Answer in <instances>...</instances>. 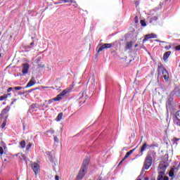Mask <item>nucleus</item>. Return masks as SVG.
Listing matches in <instances>:
<instances>
[{
  "mask_svg": "<svg viewBox=\"0 0 180 180\" xmlns=\"http://www.w3.org/2000/svg\"><path fill=\"white\" fill-rule=\"evenodd\" d=\"M153 155H154V151L150 150L148 153L142 167L140 175L138 176L136 180H141L144 178V172L146 169H149L150 167L153 165Z\"/></svg>",
  "mask_w": 180,
  "mask_h": 180,
  "instance_id": "f257e3e1",
  "label": "nucleus"
},
{
  "mask_svg": "<svg viewBox=\"0 0 180 180\" xmlns=\"http://www.w3.org/2000/svg\"><path fill=\"white\" fill-rule=\"evenodd\" d=\"M72 89L70 88H68L64 89L60 94H59L56 98H53V99L49 100L48 101H45V105H51L53 102H58L59 101H61L63 99V96H67L69 94H71Z\"/></svg>",
  "mask_w": 180,
  "mask_h": 180,
  "instance_id": "f03ea898",
  "label": "nucleus"
},
{
  "mask_svg": "<svg viewBox=\"0 0 180 180\" xmlns=\"http://www.w3.org/2000/svg\"><path fill=\"white\" fill-rule=\"evenodd\" d=\"M89 164V158H85L82 165L79 174L77 176L78 179H82V178L85 176V174H86V171H88Z\"/></svg>",
  "mask_w": 180,
  "mask_h": 180,
  "instance_id": "7ed1b4c3",
  "label": "nucleus"
},
{
  "mask_svg": "<svg viewBox=\"0 0 180 180\" xmlns=\"http://www.w3.org/2000/svg\"><path fill=\"white\" fill-rule=\"evenodd\" d=\"M168 166L165 164H160L158 167V180H162L164 176H165V171Z\"/></svg>",
  "mask_w": 180,
  "mask_h": 180,
  "instance_id": "20e7f679",
  "label": "nucleus"
},
{
  "mask_svg": "<svg viewBox=\"0 0 180 180\" xmlns=\"http://www.w3.org/2000/svg\"><path fill=\"white\" fill-rule=\"evenodd\" d=\"M113 46H115V44H104L98 49V53H101V51H103L107 49H112Z\"/></svg>",
  "mask_w": 180,
  "mask_h": 180,
  "instance_id": "39448f33",
  "label": "nucleus"
},
{
  "mask_svg": "<svg viewBox=\"0 0 180 180\" xmlns=\"http://www.w3.org/2000/svg\"><path fill=\"white\" fill-rule=\"evenodd\" d=\"M31 167L35 175H37L40 172V165L39 164L34 162L31 165Z\"/></svg>",
  "mask_w": 180,
  "mask_h": 180,
  "instance_id": "423d86ee",
  "label": "nucleus"
},
{
  "mask_svg": "<svg viewBox=\"0 0 180 180\" xmlns=\"http://www.w3.org/2000/svg\"><path fill=\"white\" fill-rule=\"evenodd\" d=\"M146 150H147V142L143 143V146L141 147L140 156L139 155H136V158H137V157H141Z\"/></svg>",
  "mask_w": 180,
  "mask_h": 180,
  "instance_id": "0eeeda50",
  "label": "nucleus"
},
{
  "mask_svg": "<svg viewBox=\"0 0 180 180\" xmlns=\"http://www.w3.org/2000/svg\"><path fill=\"white\" fill-rule=\"evenodd\" d=\"M148 39H157V34H155L154 33H151V34L146 35L145 38L143 39V43H144V41H147V40H148Z\"/></svg>",
  "mask_w": 180,
  "mask_h": 180,
  "instance_id": "6e6552de",
  "label": "nucleus"
},
{
  "mask_svg": "<svg viewBox=\"0 0 180 180\" xmlns=\"http://www.w3.org/2000/svg\"><path fill=\"white\" fill-rule=\"evenodd\" d=\"M176 120L174 121V124L180 127V110L176 112Z\"/></svg>",
  "mask_w": 180,
  "mask_h": 180,
  "instance_id": "1a4fd4ad",
  "label": "nucleus"
},
{
  "mask_svg": "<svg viewBox=\"0 0 180 180\" xmlns=\"http://www.w3.org/2000/svg\"><path fill=\"white\" fill-rule=\"evenodd\" d=\"M29 68H30V66L27 63L22 64V74H27L29 72Z\"/></svg>",
  "mask_w": 180,
  "mask_h": 180,
  "instance_id": "9d476101",
  "label": "nucleus"
},
{
  "mask_svg": "<svg viewBox=\"0 0 180 180\" xmlns=\"http://www.w3.org/2000/svg\"><path fill=\"white\" fill-rule=\"evenodd\" d=\"M41 62V56L37 58L34 61L35 64H38V66L39 67V68H44V65L40 64Z\"/></svg>",
  "mask_w": 180,
  "mask_h": 180,
  "instance_id": "9b49d317",
  "label": "nucleus"
},
{
  "mask_svg": "<svg viewBox=\"0 0 180 180\" xmlns=\"http://www.w3.org/2000/svg\"><path fill=\"white\" fill-rule=\"evenodd\" d=\"M36 84V80L34 79V77H32L30 82L27 84L25 88H30V86H33Z\"/></svg>",
  "mask_w": 180,
  "mask_h": 180,
  "instance_id": "f8f14e48",
  "label": "nucleus"
},
{
  "mask_svg": "<svg viewBox=\"0 0 180 180\" xmlns=\"http://www.w3.org/2000/svg\"><path fill=\"white\" fill-rule=\"evenodd\" d=\"M135 150H136V148H134L129 150L128 153H127L122 161H124L125 160H127V158H129V157H130V155H131Z\"/></svg>",
  "mask_w": 180,
  "mask_h": 180,
  "instance_id": "ddd939ff",
  "label": "nucleus"
},
{
  "mask_svg": "<svg viewBox=\"0 0 180 180\" xmlns=\"http://www.w3.org/2000/svg\"><path fill=\"white\" fill-rule=\"evenodd\" d=\"M162 72L163 75V78L165 79H168V78H169V76L168 75V72L167 71V70L163 69Z\"/></svg>",
  "mask_w": 180,
  "mask_h": 180,
  "instance_id": "4468645a",
  "label": "nucleus"
},
{
  "mask_svg": "<svg viewBox=\"0 0 180 180\" xmlns=\"http://www.w3.org/2000/svg\"><path fill=\"white\" fill-rule=\"evenodd\" d=\"M169 56H171V51H167L166 53H164L163 55V60H167L168 58V57H169Z\"/></svg>",
  "mask_w": 180,
  "mask_h": 180,
  "instance_id": "2eb2a0df",
  "label": "nucleus"
},
{
  "mask_svg": "<svg viewBox=\"0 0 180 180\" xmlns=\"http://www.w3.org/2000/svg\"><path fill=\"white\" fill-rule=\"evenodd\" d=\"M131 47H133V42H131V41L128 42L126 45V49L129 50V49H131Z\"/></svg>",
  "mask_w": 180,
  "mask_h": 180,
  "instance_id": "dca6fc26",
  "label": "nucleus"
},
{
  "mask_svg": "<svg viewBox=\"0 0 180 180\" xmlns=\"http://www.w3.org/2000/svg\"><path fill=\"white\" fill-rule=\"evenodd\" d=\"M20 148H25L26 147V141H21L20 143Z\"/></svg>",
  "mask_w": 180,
  "mask_h": 180,
  "instance_id": "f3484780",
  "label": "nucleus"
},
{
  "mask_svg": "<svg viewBox=\"0 0 180 180\" xmlns=\"http://www.w3.org/2000/svg\"><path fill=\"white\" fill-rule=\"evenodd\" d=\"M63 119V112H60L58 115L56 117V121L60 122Z\"/></svg>",
  "mask_w": 180,
  "mask_h": 180,
  "instance_id": "a211bd4d",
  "label": "nucleus"
},
{
  "mask_svg": "<svg viewBox=\"0 0 180 180\" xmlns=\"http://www.w3.org/2000/svg\"><path fill=\"white\" fill-rule=\"evenodd\" d=\"M62 2H64V4H68V2H70L71 4H76L75 1L74 0H60Z\"/></svg>",
  "mask_w": 180,
  "mask_h": 180,
  "instance_id": "6ab92c4d",
  "label": "nucleus"
},
{
  "mask_svg": "<svg viewBox=\"0 0 180 180\" xmlns=\"http://www.w3.org/2000/svg\"><path fill=\"white\" fill-rule=\"evenodd\" d=\"M39 108V105L38 104H32L30 109L32 110H34V109H37Z\"/></svg>",
  "mask_w": 180,
  "mask_h": 180,
  "instance_id": "aec40b11",
  "label": "nucleus"
},
{
  "mask_svg": "<svg viewBox=\"0 0 180 180\" xmlns=\"http://www.w3.org/2000/svg\"><path fill=\"white\" fill-rule=\"evenodd\" d=\"M6 98H8V95H6V94L1 96H0V101H5V99H6Z\"/></svg>",
  "mask_w": 180,
  "mask_h": 180,
  "instance_id": "412c9836",
  "label": "nucleus"
},
{
  "mask_svg": "<svg viewBox=\"0 0 180 180\" xmlns=\"http://www.w3.org/2000/svg\"><path fill=\"white\" fill-rule=\"evenodd\" d=\"M33 46H34V42H31L30 44V45H27L26 47H25V49H32V47H33Z\"/></svg>",
  "mask_w": 180,
  "mask_h": 180,
  "instance_id": "4be33fe9",
  "label": "nucleus"
},
{
  "mask_svg": "<svg viewBox=\"0 0 180 180\" xmlns=\"http://www.w3.org/2000/svg\"><path fill=\"white\" fill-rule=\"evenodd\" d=\"M15 91H20V89H25V87L22 86H15L13 88Z\"/></svg>",
  "mask_w": 180,
  "mask_h": 180,
  "instance_id": "5701e85b",
  "label": "nucleus"
},
{
  "mask_svg": "<svg viewBox=\"0 0 180 180\" xmlns=\"http://www.w3.org/2000/svg\"><path fill=\"white\" fill-rule=\"evenodd\" d=\"M169 176L172 178L174 177V169H171L170 172H169Z\"/></svg>",
  "mask_w": 180,
  "mask_h": 180,
  "instance_id": "b1692460",
  "label": "nucleus"
},
{
  "mask_svg": "<svg viewBox=\"0 0 180 180\" xmlns=\"http://www.w3.org/2000/svg\"><path fill=\"white\" fill-rule=\"evenodd\" d=\"M31 147H32V143H30L28 145H27V146H26L27 151H29L30 150Z\"/></svg>",
  "mask_w": 180,
  "mask_h": 180,
  "instance_id": "393cba45",
  "label": "nucleus"
},
{
  "mask_svg": "<svg viewBox=\"0 0 180 180\" xmlns=\"http://www.w3.org/2000/svg\"><path fill=\"white\" fill-rule=\"evenodd\" d=\"M141 26H146V21L144 20H141Z\"/></svg>",
  "mask_w": 180,
  "mask_h": 180,
  "instance_id": "a878e982",
  "label": "nucleus"
},
{
  "mask_svg": "<svg viewBox=\"0 0 180 180\" xmlns=\"http://www.w3.org/2000/svg\"><path fill=\"white\" fill-rule=\"evenodd\" d=\"M9 110V108L7 107L6 108L3 110V113H7V112Z\"/></svg>",
  "mask_w": 180,
  "mask_h": 180,
  "instance_id": "bb28decb",
  "label": "nucleus"
},
{
  "mask_svg": "<svg viewBox=\"0 0 180 180\" xmlns=\"http://www.w3.org/2000/svg\"><path fill=\"white\" fill-rule=\"evenodd\" d=\"M53 88V89H58V88H61V84H58V86H56V87H52Z\"/></svg>",
  "mask_w": 180,
  "mask_h": 180,
  "instance_id": "cd10ccee",
  "label": "nucleus"
},
{
  "mask_svg": "<svg viewBox=\"0 0 180 180\" xmlns=\"http://www.w3.org/2000/svg\"><path fill=\"white\" fill-rule=\"evenodd\" d=\"M53 139H54V141H55L56 143H57V144H58V137L54 136Z\"/></svg>",
  "mask_w": 180,
  "mask_h": 180,
  "instance_id": "c85d7f7f",
  "label": "nucleus"
},
{
  "mask_svg": "<svg viewBox=\"0 0 180 180\" xmlns=\"http://www.w3.org/2000/svg\"><path fill=\"white\" fill-rule=\"evenodd\" d=\"M134 20H135V23H139V17L135 16Z\"/></svg>",
  "mask_w": 180,
  "mask_h": 180,
  "instance_id": "c756f323",
  "label": "nucleus"
},
{
  "mask_svg": "<svg viewBox=\"0 0 180 180\" xmlns=\"http://www.w3.org/2000/svg\"><path fill=\"white\" fill-rule=\"evenodd\" d=\"M175 50H176V51H179V50H180V45L176 46V47H175Z\"/></svg>",
  "mask_w": 180,
  "mask_h": 180,
  "instance_id": "7c9ffc66",
  "label": "nucleus"
},
{
  "mask_svg": "<svg viewBox=\"0 0 180 180\" xmlns=\"http://www.w3.org/2000/svg\"><path fill=\"white\" fill-rule=\"evenodd\" d=\"M6 126V122H3L1 124V129H4Z\"/></svg>",
  "mask_w": 180,
  "mask_h": 180,
  "instance_id": "2f4dec72",
  "label": "nucleus"
},
{
  "mask_svg": "<svg viewBox=\"0 0 180 180\" xmlns=\"http://www.w3.org/2000/svg\"><path fill=\"white\" fill-rule=\"evenodd\" d=\"M0 154H4V148L2 147H0Z\"/></svg>",
  "mask_w": 180,
  "mask_h": 180,
  "instance_id": "473e14b6",
  "label": "nucleus"
},
{
  "mask_svg": "<svg viewBox=\"0 0 180 180\" xmlns=\"http://www.w3.org/2000/svg\"><path fill=\"white\" fill-rule=\"evenodd\" d=\"M153 147V145H148L146 143V148H151Z\"/></svg>",
  "mask_w": 180,
  "mask_h": 180,
  "instance_id": "72a5a7b5",
  "label": "nucleus"
},
{
  "mask_svg": "<svg viewBox=\"0 0 180 180\" xmlns=\"http://www.w3.org/2000/svg\"><path fill=\"white\" fill-rule=\"evenodd\" d=\"M21 157L22 158V160H26V156L23 154H21Z\"/></svg>",
  "mask_w": 180,
  "mask_h": 180,
  "instance_id": "f704fd0d",
  "label": "nucleus"
},
{
  "mask_svg": "<svg viewBox=\"0 0 180 180\" xmlns=\"http://www.w3.org/2000/svg\"><path fill=\"white\" fill-rule=\"evenodd\" d=\"M166 50H169L171 49V45H169L168 46H165Z\"/></svg>",
  "mask_w": 180,
  "mask_h": 180,
  "instance_id": "c9c22d12",
  "label": "nucleus"
},
{
  "mask_svg": "<svg viewBox=\"0 0 180 180\" xmlns=\"http://www.w3.org/2000/svg\"><path fill=\"white\" fill-rule=\"evenodd\" d=\"M12 89H13L12 87H9L7 90V92H11V91H12Z\"/></svg>",
  "mask_w": 180,
  "mask_h": 180,
  "instance_id": "e433bc0d",
  "label": "nucleus"
},
{
  "mask_svg": "<svg viewBox=\"0 0 180 180\" xmlns=\"http://www.w3.org/2000/svg\"><path fill=\"white\" fill-rule=\"evenodd\" d=\"M180 139L174 138V141H179Z\"/></svg>",
  "mask_w": 180,
  "mask_h": 180,
  "instance_id": "4c0bfd02",
  "label": "nucleus"
},
{
  "mask_svg": "<svg viewBox=\"0 0 180 180\" xmlns=\"http://www.w3.org/2000/svg\"><path fill=\"white\" fill-rule=\"evenodd\" d=\"M168 176H163V178H162V180H168Z\"/></svg>",
  "mask_w": 180,
  "mask_h": 180,
  "instance_id": "58836bf2",
  "label": "nucleus"
},
{
  "mask_svg": "<svg viewBox=\"0 0 180 180\" xmlns=\"http://www.w3.org/2000/svg\"><path fill=\"white\" fill-rule=\"evenodd\" d=\"M24 94H25L24 91H22V92H18V95H23Z\"/></svg>",
  "mask_w": 180,
  "mask_h": 180,
  "instance_id": "ea45409f",
  "label": "nucleus"
},
{
  "mask_svg": "<svg viewBox=\"0 0 180 180\" xmlns=\"http://www.w3.org/2000/svg\"><path fill=\"white\" fill-rule=\"evenodd\" d=\"M155 41H159L160 43H164V41H160L158 39L155 40Z\"/></svg>",
  "mask_w": 180,
  "mask_h": 180,
  "instance_id": "a19ab883",
  "label": "nucleus"
},
{
  "mask_svg": "<svg viewBox=\"0 0 180 180\" xmlns=\"http://www.w3.org/2000/svg\"><path fill=\"white\" fill-rule=\"evenodd\" d=\"M55 179H56V180H59L58 176H55Z\"/></svg>",
  "mask_w": 180,
  "mask_h": 180,
  "instance_id": "79ce46f5",
  "label": "nucleus"
},
{
  "mask_svg": "<svg viewBox=\"0 0 180 180\" xmlns=\"http://www.w3.org/2000/svg\"><path fill=\"white\" fill-rule=\"evenodd\" d=\"M123 161H124V160H123V159L120 161V162L119 163V165H122V163L123 162Z\"/></svg>",
  "mask_w": 180,
  "mask_h": 180,
  "instance_id": "37998d69",
  "label": "nucleus"
},
{
  "mask_svg": "<svg viewBox=\"0 0 180 180\" xmlns=\"http://www.w3.org/2000/svg\"><path fill=\"white\" fill-rule=\"evenodd\" d=\"M153 19H154L155 20H157V17H153Z\"/></svg>",
  "mask_w": 180,
  "mask_h": 180,
  "instance_id": "c03bdc74",
  "label": "nucleus"
},
{
  "mask_svg": "<svg viewBox=\"0 0 180 180\" xmlns=\"http://www.w3.org/2000/svg\"><path fill=\"white\" fill-rule=\"evenodd\" d=\"M13 102H16V99H13L12 103H13Z\"/></svg>",
  "mask_w": 180,
  "mask_h": 180,
  "instance_id": "a18cd8bd",
  "label": "nucleus"
},
{
  "mask_svg": "<svg viewBox=\"0 0 180 180\" xmlns=\"http://www.w3.org/2000/svg\"><path fill=\"white\" fill-rule=\"evenodd\" d=\"M7 95V97L8 96H11V94H6Z\"/></svg>",
  "mask_w": 180,
  "mask_h": 180,
  "instance_id": "49530a36",
  "label": "nucleus"
},
{
  "mask_svg": "<svg viewBox=\"0 0 180 180\" xmlns=\"http://www.w3.org/2000/svg\"><path fill=\"white\" fill-rule=\"evenodd\" d=\"M32 90H29L28 92L30 93V92H32Z\"/></svg>",
  "mask_w": 180,
  "mask_h": 180,
  "instance_id": "de8ad7c7",
  "label": "nucleus"
},
{
  "mask_svg": "<svg viewBox=\"0 0 180 180\" xmlns=\"http://www.w3.org/2000/svg\"><path fill=\"white\" fill-rule=\"evenodd\" d=\"M145 180H148V178H147V177H146V178H145Z\"/></svg>",
  "mask_w": 180,
  "mask_h": 180,
  "instance_id": "09e8293b",
  "label": "nucleus"
},
{
  "mask_svg": "<svg viewBox=\"0 0 180 180\" xmlns=\"http://www.w3.org/2000/svg\"><path fill=\"white\" fill-rule=\"evenodd\" d=\"M55 4V5H58V3H54Z\"/></svg>",
  "mask_w": 180,
  "mask_h": 180,
  "instance_id": "8fccbe9b",
  "label": "nucleus"
},
{
  "mask_svg": "<svg viewBox=\"0 0 180 180\" xmlns=\"http://www.w3.org/2000/svg\"><path fill=\"white\" fill-rule=\"evenodd\" d=\"M82 96L84 95V94H80Z\"/></svg>",
  "mask_w": 180,
  "mask_h": 180,
  "instance_id": "3c124183",
  "label": "nucleus"
},
{
  "mask_svg": "<svg viewBox=\"0 0 180 180\" xmlns=\"http://www.w3.org/2000/svg\"><path fill=\"white\" fill-rule=\"evenodd\" d=\"M179 109H180V104L179 105Z\"/></svg>",
  "mask_w": 180,
  "mask_h": 180,
  "instance_id": "603ef678",
  "label": "nucleus"
},
{
  "mask_svg": "<svg viewBox=\"0 0 180 180\" xmlns=\"http://www.w3.org/2000/svg\"><path fill=\"white\" fill-rule=\"evenodd\" d=\"M23 127H24V129H25V125H23Z\"/></svg>",
  "mask_w": 180,
  "mask_h": 180,
  "instance_id": "864d4df0",
  "label": "nucleus"
},
{
  "mask_svg": "<svg viewBox=\"0 0 180 180\" xmlns=\"http://www.w3.org/2000/svg\"><path fill=\"white\" fill-rule=\"evenodd\" d=\"M79 99H81V96H80V98Z\"/></svg>",
  "mask_w": 180,
  "mask_h": 180,
  "instance_id": "5fc2aeb1",
  "label": "nucleus"
},
{
  "mask_svg": "<svg viewBox=\"0 0 180 180\" xmlns=\"http://www.w3.org/2000/svg\"><path fill=\"white\" fill-rule=\"evenodd\" d=\"M0 36H1V32H0Z\"/></svg>",
  "mask_w": 180,
  "mask_h": 180,
  "instance_id": "6e6d98bb",
  "label": "nucleus"
}]
</instances>
